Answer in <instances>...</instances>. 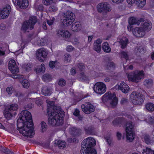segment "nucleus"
Returning <instances> with one entry per match:
<instances>
[{"instance_id":"obj_1","label":"nucleus","mask_w":154,"mask_h":154,"mask_svg":"<svg viewBox=\"0 0 154 154\" xmlns=\"http://www.w3.org/2000/svg\"><path fill=\"white\" fill-rule=\"evenodd\" d=\"M47 106L49 124L53 126L62 125L63 123L65 114L61 107L54 105L53 101H49Z\"/></svg>"},{"instance_id":"obj_2","label":"nucleus","mask_w":154,"mask_h":154,"mask_svg":"<svg viewBox=\"0 0 154 154\" xmlns=\"http://www.w3.org/2000/svg\"><path fill=\"white\" fill-rule=\"evenodd\" d=\"M20 119L22 121L23 127H17L19 132L26 137L32 138L35 134L34 124L31 113L27 110H24Z\"/></svg>"},{"instance_id":"obj_3","label":"nucleus","mask_w":154,"mask_h":154,"mask_svg":"<svg viewBox=\"0 0 154 154\" xmlns=\"http://www.w3.org/2000/svg\"><path fill=\"white\" fill-rule=\"evenodd\" d=\"M114 126H122L123 128H126V138L130 142H132L134 138V134L133 132V126L131 122H128L123 117H117L112 122Z\"/></svg>"},{"instance_id":"obj_4","label":"nucleus","mask_w":154,"mask_h":154,"mask_svg":"<svg viewBox=\"0 0 154 154\" xmlns=\"http://www.w3.org/2000/svg\"><path fill=\"white\" fill-rule=\"evenodd\" d=\"M96 143L95 140L92 137L84 140L81 144V154H97L96 150L93 148Z\"/></svg>"},{"instance_id":"obj_5","label":"nucleus","mask_w":154,"mask_h":154,"mask_svg":"<svg viewBox=\"0 0 154 154\" xmlns=\"http://www.w3.org/2000/svg\"><path fill=\"white\" fill-rule=\"evenodd\" d=\"M75 19L74 13L71 11H68L65 13V19L63 20V22L67 26H69L72 24L71 27L72 30L76 32L81 30L82 25L80 22L79 21L73 23Z\"/></svg>"},{"instance_id":"obj_6","label":"nucleus","mask_w":154,"mask_h":154,"mask_svg":"<svg viewBox=\"0 0 154 154\" xmlns=\"http://www.w3.org/2000/svg\"><path fill=\"white\" fill-rule=\"evenodd\" d=\"M144 73L143 70H136L127 75L128 80L132 82L137 83L143 77Z\"/></svg>"},{"instance_id":"obj_7","label":"nucleus","mask_w":154,"mask_h":154,"mask_svg":"<svg viewBox=\"0 0 154 154\" xmlns=\"http://www.w3.org/2000/svg\"><path fill=\"white\" fill-rule=\"evenodd\" d=\"M130 98L133 104L141 105L145 100L144 95L138 91H133L130 95Z\"/></svg>"},{"instance_id":"obj_8","label":"nucleus","mask_w":154,"mask_h":154,"mask_svg":"<svg viewBox=\"0 0 154 154\" xmlns=\"http://www.w3.org/2000/svg\"><path fill=\"white\" fill-rule=\"evenodd\" d=\"M37 21V18L36 16L30 17L28 20L26 21L23 23L21 27V29L25 32L29 28L30 30L32 29Z\"/></svg>"},{"instance_id":"obj_9","label":"nucleus","mask_w":154,"mask_h":154,"mask_svg":"<svg viewBox=\"0 0 154 154\" xmlns=\"http://www.w3.org/2000/svg\"><path fill=\"white\" fill-rule=\"evenodd\" d=\"M97 9L99 13H107L111 10L110 5L106 2L99 3L97 6Z\"/></svg>"},{"instance_id":"obj_10","label":"nucleus","mask_w":154,"mask_h":154,"mask_svg":"<svg viewBox=\"0 0 154 154\" xmlns=\"http://www.w3.org/2000/svg\"><path fill=\"white\" fill-rule=\"evenodd\" d=\"M105 84L102 82L97 83L94 87V90L97 93L102 94L104 93L106 90Z\"/></svg>"},{"instance_id":"obj_11","label":"nucleus","mask_w":154,"mask_h":154,"mask_svg":"<svg viewBox=\"0 0 154 154\" xmlns=\"http://www.w3.org/2000/svg\"><path fill=\"white\" fill-rule=\"evenodd\" d=\"M81 108L82 111L87 114H89L95 110V107L94 105L88 102L82 104Z\"/></svg>"},{"instance_id":"obj_12","label":"nucleus","mask_w":154,"mask_h":154,"mask_svg":"<svg viewBox=\"0 0 154 154\" xmlns=\"http://www.w3.org/2000/svg\"><path fill=\"white\" fill-rule=\"evenodd\" d=\"M11 10V7L8 5L6 7L1 9L0 8V19L7 18Z\"/></svg>"},{"instance_id":"obj_13","label":"nucleus","mask_w":154,"mask_h":154,"mask_svg":"<svg viewBox=\"0 0 154 154\" xmlns=\"http://www.w3.org/2000/svg\"><path fill=\"white\" fill-rule=\"evenodd\" d=\"M11 10V7L8 5L6 7L1 9L0 8V19L7 18Z\"/></svg>"},{"instance_id":"obj_14","label":"nucleus","mask_w":154,"mask_h":154,"mask_svg":"<svg viewBox=\"0 0 154 154\" xmlns=\"http://www.w3.org/2000/svg\"><path fill=\"white\" fill-rule=\"evenodd\" d=\"M8 68L12 74H17L19 72V68L13 59L10 60L8 64Z\"/></svg>"},{"instance_id":"obj_15","label":"nucleus","mask_w":154,"mask_h":154,"mask_svg":"<svg viewBox=\"0 0 154 154\" xmlns=\"http://www.w3.org/2000/svg\"><path fill=\"white\" fill-rule=\"evenodd\" d=\"M47 55V52L43 48L38 49L36 54L37 57L41 62H43L45 59Z\"/></svg>"},{"instance_id":"obj_16","label":"nucleus","mask_w":154,"mask_h":154,"mask_svg":"<svg viewBox=\"0 0 154 154\" xmlns=\"http://www.w3.org/2000/svg\"><path fill=\"white\" fill-rule=\"evenodd\" d=\"M14 5L18 6L20 8L25 9L29 5L28 0H12Z\"/></svg>"},{"instance_id":"obj_17","label":"nucleus","mask_w":154,"mask_h":154,"mask_svg":"<svg viewBox=\"0 0 154 154\" xmlns=\"http://www.w3.org/2000/svg\"><path fill=\"white\" fill-rule=\"evenodd\" d=\"M133 33L136 37L140 38L143 37L145 34V32L140 27H136L133 30Z\"/></svg>"},{"instance_id":"obj_18","label":"nucleus","mask_w":154,"mask_h":154,"mask_svg":"<svg viewBox=\"0 0 154 154\" xmlns=\"http://www.w3.org/2000/svg\"><path fill=\"white\" fill-rule=\"evenodd\" d=\"M69 131L70 134L74 137H78L81 136L82 134L81 130L75 127H71Z\"/></svg>"},{"instance_id":"obj_19","label":"nucleus","mask_w":154,"mask_h":154,"mask_svg":"<svg viewBox=\"0 0 154 154\" xmlns=\"http://www.w3.org/2000/svg\"><path fill=\"white\" fill-rule=\"evenodd\" d=\"M141 26L140 27L144 30L148 32L151 29L152 27V24L151 21L149 20H146V21L142 23L141 24Z\"/></svg>"},{"instance_id":"obj_20","label":"nucleus","mask_w":154,"mask_h":154,"mask_svg":"<svg viewBox=\"0 0 154 154\" xmlns=\"http://www.w3.org/2000/svg\"><path fill=\"white\" fill-rule=\"evenodd\" d=\"M57 34L59 36L65 38H68L70 37L71 33L67 30L60 29L57 31Z\"/></svg>"},{"instance_id":"obj_21","label":"nucleus","mask_w":154,"mask_h":154,"mask_svg":"<svg viewBox=\"0 0 154 154\" xmlns=\"http://www.w3.org/2000/svg\"><path fill=\"white\" fill-rule=\"evenodd\" d=\"M143 21V18H136L134 17H131L129 21V24L131 25L137 24L139 25L141 22Z\"/></svg>"},{"instance_id":"obj_22","label":"nucleus","mask_w":154,"mask_h":154,"mask_svg":"<svg viewBox=\"0 0 154 154\" xmlns=\"http://www.w3.org/2000/svg\"><path fill=\"white\" fill-rule=\"evenodd\" d=\"M102 40L98 38L94 42L93 49L97 53L100 52L101 50Z\"/></svg>"},{"instance_id":"obj_23","label":"nucleus","mask_w":154,"mask_h":154,"mask_svg":"<svg viewBox=\"0 0 154 154\" xmlns=\"http://www.w3.org/2000/svg\"><path fill=\"white\" fill-rule=\"evenodd\" d=\"M119 87L122 92L125 94L128 93L130 89L128 85L124 82H122L120 84Z\"/></svg>"},{"instance_id":"obj_24","label":"nucleus","mask_w":154,"mask_h":154,"mask_svg":"<svg viewBox=\"0 0 154 154\" xmlns=\"http://www.w3.org/2000/svg\"><path fill=\"white\" fill-rule=\"evenodd\" d=\"M41 91L42 94L45 96H49L51 94L50 89L47 86H44L42 88Z\"/></svg>"},{"instance_id":"obj_25","label":"nucleus","mask_w":154,"mask_h":154,"mask_svg":"<svg viewBox=\"0 0 154 154\" xmlns=\"http://www.w3.org/2000/svg\"><path fill=\"white\" fill-rule=\"evenodd\" d=\"M128 42V39L126 37L120 39L119 43L122 49H124L126 47Z\"/></svg>"},{"instance_id":"obj_26","label":"nucleus","mask_w":154,"mask_h":154,"mask_svg":"<svg viewBox=\"0 0 154 154\" xmlns=\"http://www.w3.org/2000/svg\"><path fill=\"white\" fill-rule=\"evenodd\" d=\"M102 49L106 53H109L111 51L109 43L107 42H104L103 44Z\"/></svg>"},{"instance_id":"obj_27","label":"nucleus","mask_w":154,"mask_h":154,"mask_svg":"<svg viewBox=\"0 0 154 154\" xmlns=\"http://www.w3.org/2000/svg\"><path fill=\"white\" fill-rule=\"evenodd\" d=\"M0 150L5 154H14V152L8 148L3 147L1 146L0 147Z\"/></svg>"},{"instance_id":"obj_28","label":"nucleus","mask_w":154,"mask_h":154,"mask_svg":"<svg viewBox=\"0 0 154 154\" xmlns=\"http://www.w3.org/2000/svg\"><path fill=\"white\" fill-rule=\"evenodd\" d=\"M143 84L145 86L148 88L151 87L153 85V80L151 79H145L144 81Z\"/></svg>"},{"instance_id":"obj_29","label":"nucleus","mask_w":154,"mask_h":154,"mask_svg":"<svg viewBox=\"0 0 154 154\" xmlns=\"http://www.w3.org/2000/svg\"><path fill=\"white\" fill-rule=\"evenodd\" d=\"M79 79L82 82H85L88 80V77L87 76L84 72L80 73L79 74Z\"/></svg>"},{"instance_id":"obj_30","label":"nucleus","mask_w":154,"mask_h":154,"mask_svg":"<svg viewBox=\"0 0 154 154\" xmlns=\"http://www.w3.org/2000/svg\"><path fill=\"white\" fill-rule=\"evenodd\" d=\"M4 114L5 118L8 120L10 119L13 116L11 112L9 111L8 109L5 110Z\"/></svg>"},{"instance_id":"obj_31","label":"nucleus","mask_w":154,"mask_h":154,"mask_svg":"<svg viewBox=\"0 0 154 154\" xmlns=\"http://www.w3.org/2000/svg\"><path fill=\"white\" fill-rule=\"evenodd\" d=\"M48 129V126L44 121H42L41 123V131L42 133L45 132Z\"/></svg>"},{"instance_id":"obj_32","label":"nucleus","mask_w":154,"mask_h":154,"mask_svg":"<svg viewBox=\"0 0 154 154\" xmlns=\"http://www.w3.org/2000/svg\"><path fill=\"white\" fill-rule=\"evenodd\" d=\"M145 106L146 109L149 111L152 112L154 111V104L148 103L146 104Z\"/></svg>"},{"instance_id":"obj_33","label":"nucleus","mask_w":154,"mask_h":154,"mask_svg":"<svg viewBox=\"0 0 154 154\" xmlns=\"http://www.w3.org/2000/svg\"><path fill=\"white\" fill-rule=\"evenodd\" d=\"M120 56L121 58H124L126 61L129 60V57L128 52L124 51H122L120 52Z\"/></svg>"},{"instance_id":"obj_34","label":"nucleus","mask_w":154,"mask_h":154,"mask_svg":"<svg viewBox=\"0 0 154 154\" xmlns=\"http://www.w3.org/2000/svg\"><path fill=\"white\" fill-rule=\"evenodd\" d=\"M57 146L60 149H63L66 147V142L61 140H59L57 142Z\"/></svg>"},{"instance_id":"obj_35","label":"nucleus","mask_w":154,"mask_h":154,"mask_svg":"<svg viewBox=\"0 0 154 154\" xmlns=\"http://www.w3.org/2000/svg\"><path fill=\"white\" fill-rule=\"evenodd\" d=\"M111 100V101L110 102V105L112 107H116L118 103V98L115 97Z\"/></svg>"},{"instance_id":"obj_36","label":"nucleus","mask_w":154,"mask_h":154,"mask_svg":"<svg viewBox=\"0 0 154 154\" xmlns=\"http://www.w3.org/2000/svg\"><path fill=\"white\" fill-rule=\"evenodd\" d=\"M32 67V66L30 63H25L22 65V67L27 72H29L31 70Z\"/></svg>"},{"instance_id":"obj_37","label":"nucleus","mask_w":154,"mask_h":154,"mask_svg":"<svg viewBox=\"0 0 154 154\" xmlns=\"http://www.w3.org/2000/svg\"><path fill=\"white\" fill-rule=\"evenodd\" d=\"M104 95L106 98L108 99L109 100H111L113 98H114L116 96V94L115 93H113V94L111 93H105Z\"/></svg>"},{"instance_id":"obj_38","label":"nucleus","mask_w":154,"mask_h":154,"mask_svg":"<svg viewBox=\"0 0 154 154\" xmlns=\"http://www.w3.org/2000/svg\"><path fill=\"white\" fill-rule=\"evenodd\" d=\"M144 139L145 143L147 144H150L153 143L152 142V140H151L150 137L148 135L146 134L144 136Z\"/></svg>"},{"instance_id":"obj_39","label":"nucleus","mask_w":154,"mask_h":154,"mask_svg":"<svg viewBox=\"0 0 154 154\" xmlns=\"http://www.w3.org/2000/svg\"><path fill=\"white\" fill-rule=\"evenodd\" d=\"M77 66L80 72H84L85 69L84 63H78Z\"/></svg>"},{"instance_id":"obj_40","label":"nucleus","mask_w":154,"mask_h":154,"mask_svg":"<svg viewBox=\"0 0 154 154\" xmlns=\"http://www.w3.org/2000/svg\"><path fill=\"white\" fill-rule=\"evenodd\" d=\"M57 83L59 86L63 87L66 84V81L64 79L60 78L59 80Z\"/></svg>"},{"instance_id":"obj_41","label":"nucleus","mask_w":154,"mask_h":154,"mask_svg":"<svg viewBox=\"0 0 154 154\" xmlns=\"http://www.w3.org/2000/svg\"><path fill=\"white\" fill-rule=\"evenodd\" d=\"M115 68V64L113 62H110L108 63V64L106 67V69L109 70L112 69H114Z\"/></svg>"},{"instance_id":"obj_42","label":"nucleus","mask_w":154,"mask_h":154,"mask_svg":"<svg viewBox=\"0 0 154 154\" xmlns=\"http://www.w3.org/2000/svg\"><path fill=\"white\" fill-rule=\"evenodd\" d=\"M154 151L148 147H146L145 149H143V154H153Z\"/></svg>"},{"instance_id":"obj_43","label":"nucleus","mask_w":154,"mask_h":154,"mask_svg":"<svg viewBox=\"0 0 154 154\" xmlns=\"http://www.w3.org/2000/svg\"><path fill=\"white\" fill-rule=\"evenodd\" d=\"M18 109V106L16 104H12L9 107L8 109L9 111L16 110Z\"/></svg>"},{"instance_id":"obj_44","label":"nucleus","mask_w":154,"mask_h":154,"mask_svg":"<svg viewBox=\"0 0 154 154\" xmlns=\"http://www.w3.org/2000/svg\"><path fill=\"white\" fill-rule=\"evenodd\" d=\"M85 131L88 133L91 134L94 131V129L93 127L92 126H89L87 128L85 129Z\"/></svg>"},{"instance_id":"obj_45","label":"nucleus","mask_w":154,"mask_h":154,"mask_svg":"<svg viewBox=\"0 0 154 154\" xmlns=\"http://www.w3.org/2000/svg\"><path fill=\"white\" fill-rule=\"evenodd\" d=\"M137 4H138L141 7H143L144 6L146 3V0H136Z\"/></svg>"},{"instance_id":"obj_46","label":"nucleus","mask_w":154,"mask_h":154,"mask_svg":"<svg viewBox=\"0 0 154 154\" xmlns=\"http://www.w3.org/2000/svg\"><path fill=\"white\" fill-rule=\"evenodd\" d=\"M22 85L24 88H28L29 86V84L28 80H24L23 81Z\"/></svg>"},{"instance_id":"obj_47","label":"nucleus","mask_w":154,"mask_h":154,"mask_svg":"<svg viewBox=\"0 0 154 154\" xmlns=\"http://www.w3.org/2000/svg\"><path fill=\"white\" fill-rule=\"evenodd\" d=\"M51 78V76L49 74H45L42 77V80L44 81H46L49 79Z\"/></svg>"},{"instance_id":"obj_48","label":"nucleus","mask_w":154,"mask_h":154,"mask_svg":"<svg viewBox=\"0 0 154 154\" xmlns=\"http://www.w3.org/2000/svg\"><path fill=\"white\" fill-rule=\"evenodd\" d=\"M64 61L69 62L71 61V56L69 54H66L65 55Z\"/></svg>"},{"instance_id":"obj_49","label":"nucleus","mask_w":154,"mask_h":154,"mask_svg":"<svg viewBox=\"0 0 154 154\" xmlns=\"http://www.w3.org/2000/svg\"><path fill=\"white\" fill-rule=\"evenodd\" d=\"M149 124L151 125H152L154 126V118L150 116L149 118Z\"/></svg>"},{"instance_id":"obj_50","label":"nucleus","mask_w":154,"mask_h":154,"mask_svg":"<svg viewBox=\"0 0 154 154\" xmlns=\"http://www.w3.org/2000/svg\"><path fill=\"white\" fill-rule=\"evenodd\" d=\"M74 49V47L70 45H68L66 48V51L69 52H71Z\"/></svg>"},{"instance_id":"obj_51","label":"nucleus","mask_w":154,"mask_h":154,"mask_svg":"<svg viewBox=\"0 0 154 154\" xmlns=\"http://www.w3.org/2000/svg\"><path fill=\"white\" fill-rule=\"evenodd\" d=\"M55 61H51L49 62V66L51 68H54L55 67Z\"/></svg>"},{"instance_id":"obj_52","label":"nucleus","mask_w":154,"mask_h":154,"mask_svg":"<svg viewBox=\"0 0 154 154\" xmlns=\"http://www.w3.org/2000/svg\"><path fill=\"white\" fill-rule=\"evenodd\" d=\"M128 102V100L125 98H122L121 99L120 103L121 105H122L126 104Z\"/></svg>"},{"instance_id":"obj_53","label":"nucleus","mask_w":154,"mask_h":154,"mask_svg":"<svg viewBox=\"0 0 154 154\" xmlns=\"http://www.w3.org/2000/svg\"><path fill=\"white\" fill-rule=\"evenodd\" d=\"M52 0H43V2L44 5H50L51 2Z\"/></svg>"},{"instance_id":"obj_54","label":"nucleus","mask_w":154,"mask_h":154,"mask_svg":"<svg viewBox=\"0 0 154 154\" xmlns=\"http://www.w3.org/2000/svg\"><path fill=\"white\" fill-rule=\"evenodd\" d=\"M73 114L74 115V116H79V115H80V111L79 110V109H76L73 113Z\"/></svg>"},{"instance_id":"obj_55","label":"nucleus","mask_w":154,"mask_h":154,"mask_svg":"<svg viewBox=\"0 0 154 154\" xmlns=\"http://www.w3.org/2000/svg\"><path fill=\"white\" fill-rule=\"evenodd\" d=\"M55 19L54 17L52 19L50 20H47V24L49 25V26H51L52 25Z\"/></svg>"},{"instance_id":"obj_56","label":"nucleus","mask_w":154,"mask_h":154,"mask_svg":"<svg viewBox=\"0 0 154 154\" xmlns=\"http://www.w3.org/2000/svg\"><path fill=\"white\" fill-rule=\"evenodd\" d=\"M70 72L72 75H74L76 72V70L74 68H72L70 70Z\"/></svg>"},{"instance_id":"obj_57","label":"nucleus","mask_w":154,"mask_h":154,"mask_svg":"<svg viewBox=\"0 0 154 154\" xmlns=\"http://www.w3.org/2000/svg\"><path fill=\"white\" fill-rule=\"evenodd\" d=\"M12 90L11 87H8L6 89V91L8 94L11 95L12 94Z\"/></svg>"},{"instance_id":"obj_58","label":"nucleus","mask_w":154,"mask_h":154,"mask_svg":"<svg viewBox=\"0 0 154 154\" xmlns=\"http://www.w3.org/2000/svg\"><path fill=\"white\" fill-rule=\"evenodd\" d=\"M116 136L118 140H120L121 139L122 134L121 133L117 132L116 133Z\"/></svg>"},{"instance_id":"obj_59","label":"nucleus","mask_w":154,"mask_h":154,"mask_svg":"<svg viewBox=\"0 0 154 154\" xmlns=\"http://www.w3.org/2000/svg\"><path fill=\"white\" fill-rule=\"evenodd\" d=\"M40 69H42L43 71V73H44L45 72V65L43 63H42L40 67Z\"/></svg>"},{"instance_id":"obj_60","label":"nucleus","mask_w":154,"mask_h":154,"mask_svg":"<svg viewBox=\"0 0 154 154\" xmlns=\"http://www.w3.org/2000/svg\"><path fill=\"white\" fill-rule=\"evenodd\" d=\"M36 72L38 74H43L44 73H43V71L42 70V69H40V67L36 69Z\"/></svg>"},{"instance_id":"obj_61","label":"nucleus","mask_w":154,"mask_h":154,"mask_svg":"<svg viewBox=\"0 0 154 154\" xmlns=\"http://www.w3.org/2000/svg\"><path fill=\"white\" fill-rule=\"evenodd\" d=\"M135 1H136V0H127V2L130 5L134 4Z\"/></svg>"},{"instance_id":"obj_62","label":"nucleus","mask_w":154,"mask_h":154,"mask_svg":"<svg viewBox=\"0 0 154 154\" xmlns=\"http://www.w3.org/2000/svg\"><path fill=\"white\" fill-rule=\"evenodd\" d=\"M106 141L109 145H111L112 143V140L109 137H107L106 138Z\"/></svg>"},{"instance_id":"obj_63","label":"nucleus","mask_w":154,"mask_h":154,"mask_svg":"<svg viewBox=\"0 0 154 154\" xmlns=\"http://www.w3.org/2000/svg\"><path fill=\"white\" fill-rule=\"evenodd\" d=\"M132 26L130 25L129 26H128L127 29L128 31H132L133 32L134 29L133 28V26Z\"/></svg>"},{"instance_id":"obj_64","label":"nucleus","mask_w":154,"mask_h":154,"mask_svg":"<svg viewBox=\"0 0 154 154\" xmlns=\"http://www.w3.org/2000/svg\"><path fill=\"white\" fill-rule=\"evenodd\" d=\"M112 1L114 3L118 4L123 2L124 0H112Z\"/></svg>"}]
</instances>
